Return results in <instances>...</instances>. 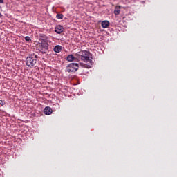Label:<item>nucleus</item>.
I'll use <instances>...</instances> for the list:
<instances>
[{"label": "nucleus", "instance_id": "9b49d317", "mask_svg": "<svg viewBox=\"0 0 177 177\" xmlns=\"http://www.w3.org/2000/svg\"><path fill=\"white\" fill-rule=\"evenodd\" d=\"M80 66H82V67H84V68H91V65H88L82 63H80Z\"/></svg>", "mask_w": 177, "mask_h": 177}, {"label": "nucleus", "instance_id": "1a4fd4ad", "mask_svg": "<svg viewBox=\"0 0 177 177\" xmlns=\"http://www.w3.org/2000/svg\"><path fill=\"white\" fill-rule=\"evenodd\" d=\"M102 28H107L110 26V22L107 20L103 21L101 24Z\"/></svg>", "mask_w": 177, "mask_h": 177}, {"label": "nucleus", "instance_id": "9d476101", "mask_svg": "<svg viewBox=\"0 0 177 177\" xmlns=\"http://www.w3.org/2000/svg\"><path fill=\"white\" fill-rule=\"evenodd\" d=\"M53 50L54 52H55V53H59V52H62V46H59V45L55 46L54 47Z\"/></svg>", "mask_w": 177, "mask_h": 177}, {"label": "nucleus", "instance_id": "4468645a", "mask_svg": "<svg viewBox=\"0 0 177 177\" xmlns=\"http://www.w3.org/2000/svg\"><path fill=\"white\" fill-rule=\"evenodd\" d=\"M0 104H1V106H5V104H6L5 101L0 100Z\"/></svg>", "mask_w": 177, "mask_h": 177}, {"label": "nucleus", "instance_id": "f257e3e1", "mask_svg": "<svg viewBox=\"0 0 177 177\" xmlns=\"http://www.w3.org/2000/svg\"><path fill=\"white\" fill-rule=\"evenodd\" d=\"M89 55H91V53L89 51L82 50L75 54V56L77 62L82 60V62H86L87 63H90L91 64H92V59L89 58Z\"/></svg>", "mask_w": 177, "mask_h": 177}, {"label": "nucleus", "instance_id": "f3484780", "mask_svg": "<svg viewBox=\"0 0 177 177\" xmlns=\"http://www.w3.org/2000/svg\"><path fill=\"white\" fill-rule=\"evenodd\" d=\"M0 17H2V14H1V12H0Z\"/></svg>", "mask_w": 177, "mask_h": 177}, {"label": "nucleus", "instance_id": "ddd939ff", "mask_svg": "<svg viewBox=\"0 0 177 177\" xmlns=\"http://www.w3.org/2000/svg\"><path fill=\"white\" fill-rule=\"evenodd\" d=\"M120 12L121 11L119 9L115 8V10H114V14L115 15V16H118V15H120Z\"/></svg>", "mask_w": 177, "mask_h": 177}, {"label": "nucleus", "instance_id": "f8f14e48", "mask_svg": "<svg viewBox=\"0 0 177 177\" xmlns=\"http://www.w3.org/2000/svg\"><path fill=\"white\" fill-rule=\"evenodd\" d=\"M56 17H57V19H59V20H62V19H63V17H64V15H63V14H57L56 15Z\"/></svg>", "mask_w": 177, "mask_h": 177}, {"label": "nucleus", "instance_id": "0eeeda50", "mask_svg": "<svg viewBox=\"0 0 177 177\" xmlns=\"http://www.w3.org/2000/svg\"><path fill=\"white\" fill-rule=\"evenodd\" d=\"M64 30V28H63V26L58 25L55 27V31L57 34H62V32H63V30Z\"/></svg>", "mask_w": 177, "mask_h": 177}, {"label": "nucleus", "instance_id": "6e6552de", "mask_svg": "<svg viewBox=\"0 0 177 177\" xmlns=\"http://www.w3.org/2000/svg\"><path fill=\"white\" fill-rule=\"evenodd\" d=\"M44 113L46 115H50V114H52V108L46 106L44 110Z\"/></svg>", "mask_w": 177, "mask_h": 177}, {"label": "nucleus", "instance_id": "423d86ee", "mask_svg": "<svg viewBox=\"0 0 177 177\" xmlns=\"http://www.w3.org/2000/svg\"><path fill=\"white\" fill-rule=\"evenodd\" d=\"M67 62H78L77 57L74 56L73 54L68 55L66 57Z\"/></svg>", "mask_w": 177, "mask_h": 177}, {"label": "nucleus", "instance_id": "39448f33", "mask_svg": "<svg viewBox=\"0 0 177 177\" xmlns=\"http://www.w3.org/2000/svg\"><path fill=\"white\" fill-rule=\"evenodd\" d=\"M39 42H49V37L44 33L39 35Z\"/></svg>", "mask_w": 177, "mask_h": 177}, {"label": "nucleus", "instance_id": "f03ea898", "mask_svg": "<svg viewBox=\"0 0 177 177\" xmlns=\"http://www.w3.org/2000/svg\"><path fill=\"white\" fill-rule=\"evenodd\" d=\"M39 57L35 53L29 54L26 59V64L29 68H32L35 66H37V62H38Z\"/></svg>", "mask_w": 177, "mask_h": 177}, {"label": "nucleus", "instance_id": "2eb2a0df", "mask_svg": "<svg viewBox=\"0 0 177 177\" xmlns=\"http://www.w3.org/2000/svg\"><path fill=\"white\" fill-rule=\"evenodd\" d=\"M25 40H26V41H31V39L30 38V37L26 36V37H25Z\"/></svg>", "mask_w": 177, "mask_h": 177}, {"label": "nucleus", "instance_id": "dca6fc26", "mask_svg": "<svg viewBox=\"0 0 177 177\" xmlns=\"http://www.w3.org/2000/svg\"><path fill=\"white\" fill-rule=\"evenodd\" d=\"M4 3L3 0H0V3Z\"/></svg>", "mask_w": 177, "mask_h": 177}, {"label": "nucleus", "instance_id": "7ed1b4c3", "mask_svg": "<svg viewBox=\"0 0 177 177\" xmlns=\"http://www.w3.org/2000/svg\"><path fill=\"white\" fill-rule=\"evenodd\" d=\"M80 68V64L78 63H71L66 67L65 71L66 73H75Z\"/></svg>", "mask_w": 177, "mask_h": 177}, {"label": "nucleus", "instance_id": "20e7f679", "mask_svg": "<svg viewBox=\"0 0 177 177\" xmlns=\"http://www.w3.org/2000/svg\"><path fill=\"white\" fill-rule=\"evenodd\" d=\"M39 50L43 55L49 50V44L48 42H39Z\"/></svg>", "mask_w": 177, "mask_h": 177}]
</instances>
